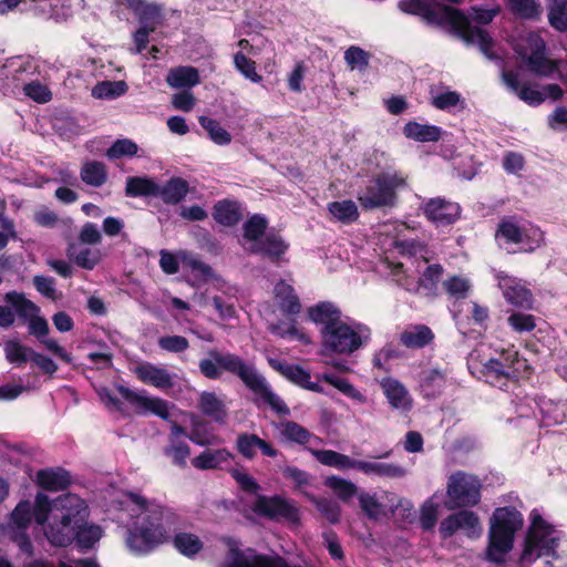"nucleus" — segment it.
<instances>
[{"mask_svg": "<svg viewBox=\"0 0 567 567\" xmlns=\"http://www.w3.org/2000/svg\"><path fill=\"white\" fill-rule=\"evenodd\" d=\"M327 208L332 218L343 224H351L359 217L357 204L350 199L329 203Z\"/></svg>", "mask_w": 567, "mask_h": 567, "instance_id": "nucleus-38", "label": "nucleus"}, {"mask_svg": "<svg viewBox=\"0 0 567 567\" xmlns=\"http://www.w3.org/2000/svg\"><path fill=\"white\" fill-rule=\"evenodd\" d=\"M403 133L408 138L417 142H436L441 138L442 131L435 125H424L415 122L405 124Z\"/></svg>", "mask_w": 567, "mask_h": 567, "instance_id": "nucleus-34", "label": "nucleus"}, {"mask_svg": "<svg viewBox=\"0 0 567 567\" xmlns=\"http://www.w3.org/2000/svg\"><path fill=\"white\" fill-rule=\"evenodd\" d=\"M560 539L561 533L548 524L538 512L533 511L519 564L529 566L542 556H555Z\"/></svg>", "mask_w": 567, "mask_h": 567, "instance_id": "nucleus-7", "label": "nucleus"}, {"mask_svg": "<svg viewBox=\"0 0 567 567\" xmlns=\"http://www.w3.org/2000/svg\"><path fill=\"white\" fill-rule=\"evenodd\" d=\"M117 392L132 405L137 414H153L165 421L171 416V405L162 398L152 396L144 390L135 392L122 385L117 386Z\"/></svg>", "mask_w": 567, "mask_h": 567, "instance_id": "nucleus-12", "label": "nucleus"}, {"mask_svg": "<svg viewBox=\"0 0 567 567\" xmlns=\"http://www.w3.org/2000/svg\"><path fill=\"white\" fill-rule=\"evenodd\" d=\"M83 499L74 494H64L53 501L52 522L45 536L54 546H66L74 538L82 548H91L102 536L95 525H82L87 511Z\"/></svg>", "mask_w": 567, "mask_h": 567, "instance_id": "nucleus-3", "label": "nucleus"}, {"mask_svg": "<svg viewBox=\"0 0 567 567\" xmlns=\"http://www.w3.org/2000/svg\"><path fill=\"white\" fill-rule=\"evenodd\" d=\"M137 153V145L127 138L117 140L106 152L109 158L133 156Z\"/></svg>", "mask_w": 567, "mask_h": 567, "instance_id": "nucleus-64", "label": "nucleus"}, {"mask_svg": "<svg viewBox=\"0 0 567 567\" xmlns=\"http://www.w3.org/2000/svg\"><path fill=\"white\" fill-rule=\"evenodd\" d=\"M4 357L8 362L16 367H23L31 360L33 350L18 340H8L3 343Z\"/></svg>", "mask_w": 567, "mask_h": 567, "instance_id": "nucleus-36", "label": "nucleus"}, {"mask_svg": "<svg viewBox=\"0 0 567 567\" xmlns=\"http://www.w3.org/2000/svg\"><path fill=\"white\" fill-rule=\"evenodd\" d=\"M523 516L514 507L496 508L489 519L488 546L486 558L496 564L505 563L506 555L513 549L514 537L523 526Z\"/></svg>", "mask_w": 567, "mask_h": 567, "instance_id": "nucleus-6", "label": "nucleus"}, {"mask_svg": "<svg viewBox=\"0 0 567 567\" xmlns=\"http://www.w3.org/2000/svg\"><path fill=\"white\" fill-rule=\"evenodd\" d=\"M318 380H323L327 383L333 385L336 389H338L343 394L348 395L349 398L359 401L360 403L365 402V398L362 393H360L350 382H348L346 379L338 378L331 373H323L322 375L318 377Z\"/></svg>", "mask_w": 567, "mask_h": 567, "instance_id": "nucleus-53", "label": "nucleus"}, {"mask_svg": "<svg viewBox=\"0 0 567 567\" xmlns=\"http://www.w3.org/2000/svg\"><path fill=\"white\" fill-rule=\"evenodd\" d=\"M267 227V220L261 216H252L244 224L243 247L245 250L252 252L260 250L259 244L264 239V233Z\"/></svg>", "mask_w": 567, "mask_h": 567, "instance_id": "nucleus-23", "label": "nucleus"}, {"mask_svg": "<svg viewBox=\"0 0 567 567\" xmlns=\"http://www.w3.org/2000/svg\"><path fill=\"white\" fill-rule=\"evenodd\" d=\"M359 504L363 513L371 519H378L385 514V506L375 494L361 492Z\"/></svg>", "mask_w": 567, "mask_h": 567, "instance_id": "nucleus-49", "label": "nucleus"}, {"mask_svg": "<svg viewBox=\"0 0 567 567\" xmlns=\"http://www.w3.org/2000/svg\"><path fill=\"white\" fill-rule=\"evenodd\" d=\"M425 216L437 226L453 224L461 214L458 204L442 197L429 199L424 206Z\"/></svg>", "mask_w": 567, "mask_h": 567, "instance_id": "nucleus-14", "label": "nucleus"}, {"mask_svg": "<svg viewBox=\"0 0 567 567\" xmlns=\"http://www.w3.org/2000/svg\"><path fill=\"white\" fill-rule=\"evenodd\" d=\"M164 453L172 458L175 465L184 468L190 456V447L183 442H172V444L165 449Z\"/></svg>", "mask_w": 567, "mask_h": 567, "instance_id": "nucleus-57", "label": "nucleus"}, {"mask_svg": "<svg viewBox=\"0 0 567 567\" xmlns=\"http://www.w3.org/2000/svg\"><path fill=\"white\" fill-rule=\"evenodd\" d=\"M324 485L342 501H349L358 493V487L353 482L334 475L327 477Z\"/></svg>", "mask_w": 567, "mask_h": 567, "instance_id": "nucleus-46", "label": "nucleus"}, {"mask_svg": "<svg viewBox=\"0 0 567 567\" xmlns=\"http://www.w3.org/2000/svg\"><path fill=\"white\" fill-rule=\"evenodd\" d=\"M311 502L316 505L317 509L324 516L330 523L336 524L340 519V506L338 503L327 498L311 497Z\"/></svg>", "mask_w": 567, "mask_h": 567, "instance_id": "nucleus-59", "label": "nucleus"}, {"mask_svg": "<svg viewBox=\"0 0 567 567\" xmlns=\"http://www.w3.org/2000/svg\"><path fill=\"white\" fill-rule=\"evenodd\" d=\"M368 476H378L386 478H401L408 474L406 468L394 463H383L375 461H355V468Z\"/></svg>", "mask_w": 567, "mask_h": 567, "instance_id": "nucleus-19", "label": "nucleus"}, {"mask_svg": "<svg viewBox=\"0 0 567 567\" xmlns=\"http://www.w3.org/2000/svg\"><path fill=\"white\" fill-rule=\"evenodd\" d=\"M199 123L207 131L210 140L217 145H228L231 142V135L221 125L213 118L200 116Z\"/></svg>", "mask_w": 567, "mask_h": 567, "instance_id": "nucleus-50", "label": "nucleus"}, {"mask_svg": "<svg viewBox=\"0 0 567 567\" xmlns=\"http://www.w3.org/2000/svg\"><path fill=\"white\" fill-rule=\"evenodd\" d=\"M369 53L359 47L352 45L344 52V61L351 70H364L369 64Z\"/></svg>", "mask_w": 567, "mask_h": 567, "instance_id": "nucleus-58", "label": "nucleus"}, {"mask_svg": "<svg viewBox=\"0 0 567 567\" xmlns=\"http://www.w3.org/2000/svg\"><path fill=\"white\" fill-rule=\"evenodd\" d=\"M133 371L143 383L156 389L165 391L174 386L175 375L162 367L150 362H142Z\"/></svg>", "mask_w": 567, "mask_h": 567, "instance_id": "nucleus-17", "label": "nucleus"}, {"mask_svg": "<svg viewBox=\"0 0 567 567\" xmlns=\"http://www.w3.org/2000/svg\"><path fill=\"white\" fill-rule=\"evenodd\" d=\"M308 318L320 326L321 354L350 355L371 339L370 328L342 316L332 302L321 301L307 310Z\"/></svg>", "mask_w": 567, "mask_h": 567, "instance_id": "nucleus-2", "label": "nucleus"}, {"mask_svg": "<svg viewBox=\"0 0 567 567\" xmlns=\"http://www.w3.org/2000/svg\"><path fill=\"white\" fill-rule=\"evenodd\" d=\"M252 511L276 522H286L292 525L300 523V509L297 503L282 496H259L252 505Z\"/></svg>", "mask_w": 567, "mask_h": 567, "instance_id": "nucleus-10", "label": "nucleus"}, {"mask_svg": "<svg viewBox=\"0 0 567 567\" xmlns=\"http://www.w3.org/2000/svg\"><path fill=\"white\" fill-rule=\"evenodd\" d=\"M275 300L279 308L288 315H297L301 310V303L293 288L286 281H279L274 289Z\"/></svg>", "mask_w": 567, "mask_h": 567, "instance_id": "nucleus-27", "label": "nucleus"}, {"mask_svg": "<svg viewBox=\"0 0 567 567\" xmlns=\"http://www.w3.org/2000/svg\"><path fill=\"white\" fill-rule=\"evenodd\" d=\"M496 278L507 302L519 308H532V293L526 287L522 285L520 280L503 272H498Z\"/></svg>", "mask_w": 567, "mask_h": 567, "instance_id": "nucleus-15", "label": "nucleus"}, {"mask_svg": "<svg viewBox=\"0 0 567 567\" xmlns=\"http://www.w3.org/2000/svg\"><path fill=\"white\" fill-rule=\"evenodd\" d=\"M233 454L226 449H206L199 455L192 458V465L200 471L216 470L228 463Z\"/></svg>", "mask_w": 567, "mask_h": 567, "instance_id": "nucleus-25", "label": "nucleus"}, {"mask_svg": "<svg viewBox=\"0 0 567 567\" xmlns=\"http://www.w3.org/2000/svg\"><path fill=\"white\" fill-rule=\"evenodd\" d=\"M419 388L427 398H436L443 393L447 384V372L437 368H427L419 374Z\"/></svg>", "mask_w": 567, "mask_h": 567, "instance_id": "nucleus-18", "label": "nucleus"}, {"mask_svg": "<svg viewBox=\"0 0 567 567\" xmlns=\"http://www.w3.org/2000/svg\"><path fill=\"white\" fill-rule=\"evenodd\" d=\"M496 238L506 244H520L523 239V228L511 219H503L496 233Z\"/></svg>", "mask_w": 567, "mask_h": 567, "instance_id": "nucleus-52", "label": "nucleus"}, {"mask_svg": "<svg viewBox=\"0 0 567 567\" xmlns=\"http://www.w3.org/2000/svg\"><path fill=\"white\" fill-rule=\"evenodd\" d=\"M198 368L202 374L210 380L219 379L225 371L235 374L254 392L257 402L268 404L277 413H289L288 406L272 392L254 364L244 361L239 355L212 349L207 358L199 361Z\"/></svg>", "mask_w": 567, "mask_h": 567, "instance_id": "nucleus-4", "label": "nucleus"}, {"mask_svg": "<svg viewBox=\"0 0 567 567\" xmlns=\"http://www.w3.org/2000/svg\"><path fill=\"white\" fill-rule=\"evenodd\" d=\"M269 330L271 333L277 334L281 338H295L303 342L305 344H309L311 342L309 336L297 328L295 319H291L287 322L282 321L279 323H272L269 326Z\"/></svg>", "mask_w": 567, "mask_h": 567, "instance_id": "nucleus-48", "label": "nucleus"}, {"mask_svg": "<svg viewBox=\"0 0 567 567\" xmlns=\"http://www.w3.org/2000/svg\"><path fill=\"white\" fill-rule=\"evenodd\" d=\"M310 453L322 465L334 467L339 471L355 468L357 460L346 454L332 450H310Z\"/></svg>", "mask_w": 567, "mask_h": 567, "instance_id": "nucleus-28", "label": "nucleus"}, {"mask_svg": "<svg viewBox=\"0 0 567 567\" xmlns=\"http://www.w3.org/2000/svg\"><path fill=\"white\" fill-rule=\"evenodd\" d=\"M237 449L246 458H254L257 450L270 457H275L278 454L276 449L256 434H240L237 439Z\"/></svg>", "mask_w": 567, "mask_h": 567, "instance_id": "nucleus-22", "label": "nucleus"}, {"mask_svg": "<svg viewBox=\"0 0 567 567\" xmlns=\"http://www.w3.org/2000/svg\"><path fill=\"white\" fill-rule=\"evenodd\" d=\"M509 326L517 332H529L535 329V317L523 312H513L508 317Z\"/></svg>", "mask_w": 567, "mask_h": 567, "instance_id": "nucleus-63", "label": "nucleus"}, {"mask_svg": "<svg viewBox=\"0 0 567 567\" xmlns=\"http://www.w3.org/2000/svg\"><path fill=\"white\" fill-rule=\"evenodd\" d=\"M443 289L451 299L460 300L468 296L471 281L464 276H451L443 281Z\"/></svg>", "mask_w": 567, "mask_h": 567, "instance_id": "nucleus-42", "label": "nucleus"}, {"mask_svg": "<svg viewBox=\"0 0 567 567\" xmlns=\"http://www.w3.org/2000/svg\"><path fill=\"white\" fill-rule=\"evenodd\" d=\"M80 176L86 185L100 187L106 182L107 169L102 162L87 161L82 165Z\"/></svg>", "mask_w": 567, "mask_h": 567, "instance_id": "nucleus-35", "label": "nucleus"}, {"mask_svg": "<svg viewBox=\"0 0 567 567\" xmlns=\"http://www.w3.org/2000/svg\"><path fill=\"white\" fill-rule=\"evenodd\" d=\"M460 530H463L468 537H478L482 533V526L476 514L473 512L461 511L457 513Z\"/></svg>", "mask_w": 567, "mask_h": 567, "instance_id": "nucleus-56", "label": "nucleus"}, {"mask_svg": "<svg viewBox=\"0 0 567 567\" xmlns=\"http://www.w3.org/2000/svg\"><path fill=\"white\" fill-rule=\"evenodd\" d=\"M6 301L20 317L27 320L40 312V308L35 303L28 300L22 293H18L16 291L8 292L6 295Z\"/></svg>", "mask_w": 567, "mask_h": 567, "instance_id": "nucleus-41", "label": "nucleus"}, {"mask_svg": "<svg viewBox=\"0 0 567 567\" xmlns=\"http://www.w3.org/2000/svg\"><path fill=\"white\" fill-rule=\"evenodd\" d=\"M399 8L405 13L423 17L430 23H446L467 43L477 44L488 59L495 55L491 51L493 40L489 34L472 25V21L461 11L447 6L432 7L426 0H401Z\"/></svg>", "mask_w": 567, "mask_h": 567, "instance_id": "nucleus-5", "label": "nucleus"}, {"mask_svg": "<svg viewBox=\"0 0 567 567\" xmlns=\"http://www.w3.org/2000/svg\"><path fill=\"white\" fill-rule=\"evenodd\" d=\"M442 275V266L434 264L426 267L417 282H412L406 279L404 282H401V285L410 291H417L420 288H424L429 292H432L435 290Z\"/></svg>", "mask_w": 567, "mask_h": 567, "instance_id": "nucleus-33", "label": "nucleus"}, {"mask_svg": "<svg viewBox=\"0 0 567 567\" xmlns=\"http://www.w3.org/2000/svg\"><path fill=\"white\" fill-rule=\"evenodd\" d=\"M125 194L130 197L155 195L157 194V185L147 177H128Z\"/></svg>", "mask_w": 567, "mask_h": 567, "instance_id": "nucleus-44", "label": "nucleus"}, {"mask_svg": "<svg viewBox=\"0 0 567 567\" xmlns=\"http://www.w3.org/2000/svg\"><path fill=\"white\" fill-rule=\"evenodd\" d=\"M101 259L102 255L99 249L83 248L74 255L75 264L89 270L93 269Z\"/></svg>", "mask_w": 567, "mask_h": 567, "instance_id": "nucleus-61", "label": "nucleus"}, {"mask_svg": "<svg viewBox=\"0 0 567 567\" xmlns=\"http://www.w3.org/2000/svg\"><path fill=\"white\" fill-rule=\"evenodd\" d=\"M23 91L27 96L38 103L49 102L52 97L51 91L39 81H31L23 85Z\"/></svg>", "mask_w": 567, "mask_h": 567, "instance_id": "nucleus-62", "label": "nucleus"}, {"mask_svg": "<svg viewBox=\"0 0 567 567\" xmlns=\"http://www.w3.org/2000/svg\"><path fill=\"white\" fill-rule=\"evenodd\" d=\"M548 19L558 31H567V0H550Z\"/></svg>", "mask_w": 567, "mask_h": 567, "instance_id": "nucleus-51", "label": "nucleus"}, {"mask_svg": "<svg viewBox=\"0 0 567 567\" xmlns=\"http://www.w3.org/2000/svg\"><path fill=\"white\" fill-rule=\"evenodd\" d=\"M198 408L200 411L218 423H224L227 416L226 404L215 392H203L199 395Z\"/></svg>", "mask_w": 567, "mask_h": 567, "instance_id": "nucleus-26", "label": "nucleus"}, {"mask_svg": "<svg viewBox=\"0 0 567 567\" xmlns=\"http://www.w3.org/2000/svg\"><path fill=\"white\" fill-rule=\"evenodd\" d=\"M431 104L441 111H464L466 109L465 100L461 93L452 91L449 87H432Z\"/></svg>", "mask_w": 567, "mask_h": 567, "instance_id": "nucleus-21", "label": "nucleus"}, {"mask_svg": "<svg viewBox=\"0 0 567 567\" xmlns=\"http://www.w3.org/2000/svg\"><path fill=\"white\" fill-rule=\"evenodd\" d=\"M276 427L285 441L305 444L310 439V433L296 422L285 421L277 424Z\"/></svg>", "mask_w": 567, "mask_h": 567, "instance_id": "nucleus-43", "label": "nucleus"}, {"mask_svg": "<svg viewBox=\"0 0 567 567\" xmlns=\"http://www.w3.org/2000/svg\"><path fill=\"white\" fill-rule=\"evenodd\" d=\"M213 216L223 226H234L240 220L241 213L237 203L223 200L214 206Z\"/></svg>", "mask_w": 567, "mask_h": 567, "instance_id": "nucleus-37", "label": "nucleus"}, {"mask_svg": "<svg viewBox=\"0 0 567 567\" xmlns=\"http://www.w3.org/2000/svg\"><path fill=\"white\" fill-rule=\"evenodd\" d=\"M383 394L392 409L408 412L413 406V398L406 386L394 378H384L380 382Z\"/></svg>", "mask_w": 567, "mask_h": 567, "instance_id": "nucleus-16", "label": "nucleus"}, {"mask_svg": "<svg viewBox=\"0 0 567 567\" xmlns=\"http://www.w3.org/2000/svg\"><path fill=\"white\" fill-rule=\"evenodd\" d=\"M406 186V176L401 172H385L358 194V200L364 209L392 207L396 202V190Z\"/></svg>", "mask_w": 567, "mask_h": 567, "instance_id": "nucleus-8", "label": "nucleus"}, {"mask_svg": "<svg viewBox=\"0 0 567 567\" xmlns=\"http://www.w3.org/2000/svg\"><path fill=\"white\" fill-rule=\"evenodd\" d=\"M259 247L260 250L252 251V254H260L271 259H276L286 252L288 245L284 241V239L280 236L269 234L264 237V239L259 244Z\"/></svg>", "mask_w": 567, "mask_h": 567, "instance_id": "nucleus-45", "label": "nucleus"}, {"mask_svg": "<svg viewBox=\"0 0 567 567\" xmlns=\"http://www.w3.org/2000/svg\"><path fill=\"white\" fill-rule=\"evenodd\" d=\"M508 6L514 13L526 19L537 18L542 13L538 0H508Z\"/></svg>", "mask_w": 567, "mask_h": 567, "instance_id": "nucleus-55", "label": "nucleus"}, {"mask_svg": "<svg viewBox=\"0 0 567 567\" xmlns=\"http://www.w3.org/2000/svg\"><path fill=\"white\" fill-rule=\"evenodd\" d=\"M511 364H504L498 359H491L484 364V374L494 386L503 388L508 380L523 375L527 369L526 360L518 357L517 351L508 352Z\"/></svg>", "mask_w": 567, "mask_h": 567, "instance_id": "nucleus-13", "label": "nucleus"}, {"mask_svg": "<svg viewBox=\"0 0 567 567\" xmlns=\"http://www.w3.org/2000/svg\"><path fill=\"white\" fill-rule=\"evenodd\" d=\"M190 421H192V430L188 434V439L199 446H208L214 445L219 442V439L214 434L205 433L202 430L203 422L199 420L198 416L190 414Z\"/></svg>", "mask_w": 567, "mask_h": 567, "instance_id": "nucleus-54", "label": "nucleus"}, {"mask_svg": "<svg viewBox=\"0 0 567 567\" xmlns=\"http://www.w3.org/2000/svg\"><path fill=\"white\" fill-rule=\"evenodd\" d=\"M37 483L49 491L64 489L70 484V475L62 468L41 470L37 473Z\"/></svg>", "mask_w": 567, "mask_h": 567, "instance_id": "nucleus-31", "label": "nucleus"}, {"mask_svg": "<svg viewBox=\"0 0 567 567\" xmlns=\"http://www.w3.org/2000/svg\"><path fill=\"white\" fill-rule=\"evenodd\" d=\"M134 14L140 27H147L152 31L161 27L165 19L163 6L156 2H145Z\"/></svg>", "mask_w": 567, "mask_h": 567, "instance_id": "nucleus-30", "label": "nucleus"}, {"mask_svg": "<svg viewBox=\"0 0 567 567\" xmlns=\"http://www.w3.org/2000/svg\"><path fill=\"white\" fill-rule=\"evenodd\" d=\"M166 83L173 89L189 90L200 83L199 72L189 65L172 68L166 75Z\"/></svg>", "mask_w": 567, "mask_h": 567, "instance_id": "nucleus-24", "label": "nucleus"}, {"mask_svg": "<svg viewBox=\"0 0 567 567\" xmlns=\"http://www.w3.org/2000/svg\"><path fill=\"white\" fill-rule=\"evenodd\" d=\"M433 338L434 334L431 329L423 324L409 327L400 334L401 343L413 349L427 346Z\"/></svg>", "mask_w": 567, "mask_h": 567, "instance_id": "nucleus-32", "label": "nucleus"}, {"mask_svg": "<svg viewBox=\"0 0 567 567\" xmlns=\"http://www.w3.org/2000/svg\"><path fill=\"white\" fill-rule=\"evenodd\" d=\"M174 547L184 556L193 557L203 549V542L199 537L192 533L176 534L174 539Z\"/></svg>", "mask_w": 567, "mask_h": 567, "instance_id": "nucleus-40", "label": "nucleus"}, {"mask_svg": "<svg viewBox=\"0 0 567 567\" xmlns=\"http://www.w3.org/2000/svg\"><path fill=\"white\" fill-rule=\"evenodd\" d=\"M503 80L506 86L518 95L520 100L529 105H538L544 102V92L536 85H520L516 73L503 72Z\"/></svg>", "mask_w": 567, "mask_h": 567, "instance_id": "nucleus-20", "label": "nucleus"}, {"mask_svg": "<svg viewBox=\"0 0 567 567\" xmlns=\"http://www.w3.org/2000/svg\"><path fill=\"white\" fill-rule=\"evenodd\" d=\"M127 89L124 81H102L92 89L91 94L95 99L113 100L125 94Z\"/></svg>", "mask_w": 567, "mask_h": 567, "instance_id": "nucleus-39", "label": "nucleus"}, {"mask_svg": "<svg viewBox=\"0 0 567 567\" xmlns=\"http://www.w3.org/2000/svg\"><path fill=\"white\" fill-rule=\"evenodd\" d=\"M52 507L53 502H50L47 495L39 493L35 496L34 505L29 501H23L16 506L11 514L12 523L17 528L25 529L34 518L37 524L45 526V529L52 522Z\"/></svg>", "mask_w": 567, "mask_h": 567, "instance_id": "nucleus-11", "label": "nucleus"}, {"mask_svg": "<svg viewBox=\"0 0 567 567\" xmlns=\"http://www.w3.org/2000/svg\"><path fill=\"white\" fill-rule=\"evenodd\" d=\"M286 379L306 390L317 393L324 392L319 382L311 381L310 372L300 365L292 364Z\"/></svg>", "mask_w": 567, "mask_h": 567, "instance_id": "nucleus-47", "label": "nucleus"}, {"mask_svg": "<svg viewBox=\"0 0 567 567\" xmlns=\"http://www.w3.org/2000/svg\"><path fill=\"white\" fill-rule=\"evenodd\" d=\"M118 511L128 517H136L134 529L126 538L128 548L135 553H147L165 543L174 529L176 518L173 512L159 504L148 502L140 494L122 492L115 499Z\"/></svg>", "mask_w": 567, "mask_h": 567, "instance_id": "nucleus-1", "label": "nucleus"}, {"mask_svg": "<svg viewBox=\"0 0 567 567\" xmlns=\"http://www.w3.org/2000/svg\"><path fill=\"white\" fill-rule=\"evenodd\" d=\"M33 284L35 289L48 299L55 301L62 297V293L55 288V281L53 278L34 276Z\"/></svg>", "mask_w": 567, "mask_h": 567, "instance_id": "nucleus-60", "label": "nucleus"}, {"mask_svg": "<svg viewBox=\"0 0 567 567\" xmlns=\"http://www.w3.org/2000/svg\"><path fill=\"white\" fill-rule=\"evenodd\" d=\"M481 481L468 473L456 472L449 477L446 494L451 507L474 506L481 499Z\"/></svg>", "mask_w": 567, "mask_h": 567, "instance_id": "nucleus-9", "label": "nucleus"}, {"mask_svg": "<svg viewBox=\"0 0 567 567\" xmlns=\"http://www.w3.org/2000/svg\"><path fill=\"white\" fill-rule=\"evenodd\" d=\"M189 190L188 183L179 177L167 181L161 188L157 186V194L166 204H178Z\"/></svg>", "mask_w": 567, "mask_h": 567, "instance_id": "nucleus-29", "label": "nucleus"}]
</instances>
